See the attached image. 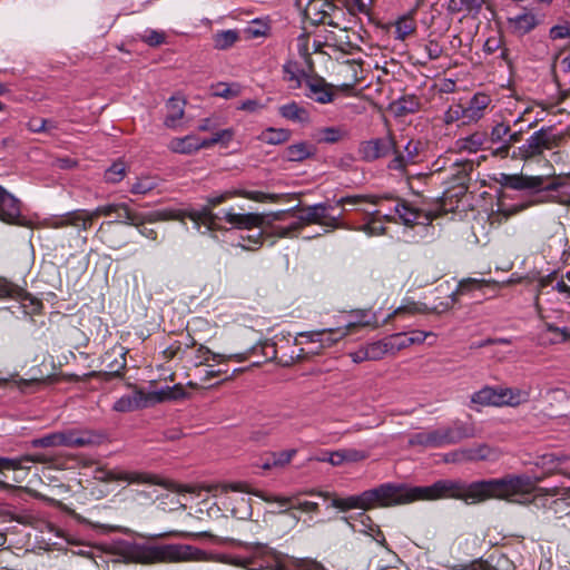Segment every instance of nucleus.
Here are the masks:
<instances>
[{"mask_svg":"<svg viewBox=\"0 0 570 570\" xmlns=\"http://www.w3.org/2000/svg\"><path fill=\"white\" fill-rule=\"evenodd\" d=\"M542 476L508 474L499 479L464 483L453 480H439L431 485L407 487L383 483L376 488L345 498V511L351 509L370 510L375 507H391L416 500L454 498L466 503H479L488 499H501L514 503L538 504L541 497H557L552 503L570 502V488H538Z\"/></svg>","mask_w":570,"mask_h":570,"instance_id":"1","label":"nucleus"},{"mask_svg":"<svg viewBox=\"0 0 570 570\" xmlns=\"http://www.w3.org/2000/svg\"><path fill=\"white\" fill-rule=\"evenodd\" d=\"M505 185L524 191V200L515 210L550 203L570 206V178L567 177L513 175L507 178Z\"/></svg>","mask_w":570,"mask_h":570,"instance_id":"2","label":"nucleus"},{"mask_svg":"<svg viewBox=\"0 0 570 570\" xmlns=\"http://www.w3.org/2000/svg\"><path fill=\"white\" fill-rule=\"evenodd\" d=\"M234 197H243L259 203H274L278 199V195L275 194H267L261 190L234 188L223 193H213L208 195L206 197L207 205H204L198 209H168L165 212V217L179 220L189 218L196 224L197 228H199L200 225H204L208 230H212L215 229L218 225V215L213 213V207H216Z\"/></svg>","mask_w":570,"mask_h":570,"instance_id":"3","label":"nucleus"},{"mask_svg":"<svg viewBox=\"0 0 570 570\" xmlns=\"http://www.w3.org/2000/svg\"><path fill=\"white\" fill-rule=\"evenodd\" d=\"M125 554L131 562L147 564L198 560L203 552L189 544L132 543L126 548Z\"/></svg>","mask_w":570,"mask_h":570,"instance_id":"4","label":"nucleus"},{"mask_svg":"<svg viewBox=\"0 0 570 570\" xmlns=\"http://www.w3.org/2000/svg\"><path fill=\"white\" fill-rule=\"evenodd\" d=\"M564 140V134L552 126L541 127L525 141L514 148L511 153V158L530 161L541 159L546 151H552L551 156L554 160L560 159V153L556 149L560 148Z\"/></svg>","mask_w":570,"mask_h":570,"instance_id":"5","label":"nucleus"},{"mask_svg":"<svg viewBox=\"0 0 570 570\" xmlns=\"http://www.w3.org/2000/svg\"><path fill=\"white\" fill-rule=\"evenodd\" d=\"M250 550L249 557H234L230 563L246 570H289L283 556L268 546L254 543ZM294 570H320V567L316 563H301Z\"/></svg>","mask_w":570,"mask_h":570,"instance_id":"6","label":"nucleus"},{"mask_svg":"<svg viewBox=\"0 0 570 570\" xmlns=\"http://www.w3.org/2000/svg\"><path fill=\"white\" fill-rule=\"evenodd\" d=\"M471 436H473L472 428L456 421L451 425L416 432L410 436L409 444L435 449L455 444Z\"/></svg>","mask_w":570,"mask_h":570,"instance_id":"7","label":"nucleus"},{"mask_svg":"<svg viewBox=\"0 0 570 570\" xmlns=\"http://www.w3.org/2000/svg\"><path fill=\"white\" fill-rule=\"evenodd\" d=\"M334 209V206L330 203H318L312 206H307L301 210V215L296 220L287 226H275L274 233L278 237H288L293 232L298 230L304 223L306 224H322L331 228H347L345 224L341 223L340 219L342 214L337 216H330L328 212Z\"/></svg>","mask_w":570,"mask_h":570,"instance_id":"8","label":"nucleus"},{"mask_svg":"<svg viewBox=\"0 0 570 570\" xmlns=\"http://www.w3.org/2000/svg\"><path fill=\"white\" fill-rule=\"evenodd\" d=\"M529 396V392L521 389L484 386L472 394L471 402L482 406H518Z\"/></svg>","mask_w":570,"mask_h":570,"instance_id":"9","label":"nucleus"},{"mask_svg":"<svg viewBox=\"0 0 570 570\" xmlns=\"http://www.w3.org/2000/svg\"><path fill=\"white\" fill-rule=\"evenodd\" d=\"M100 479L105 482L112 481H125L128 483H150V484H159L170 491L183 493L189 492L190 489L187 485L177 484L173 481H160L157 480L156 476L141 472H129L124 470H107L102 472Z\"/></svg>","mask_w":570,"mask_h":570,"instance_id":"10","label":"nucleus"},{"mask_svg":"<svg viewBox=\"0 0 570 570\" xmlns=\"http://www.w3.org/2000/svg\"><path fill=\"white\" fill-rule=\"evenodd\" d=\"M174 397L173 389L169 386L160 389L159 391L153 392L148 395L141 390H137L130 395H124L118 399L114 403L112 409L117 412H131L137 409L146 407L149 403L161 402Z\"/></svg>","mask_w":570,"mask_h":570,"instance_id":"11","label":"nucleus"},{"mask_svg":"<svg viewBox=\"0 0 570 570\" xmlns=\"http://www.w3.org/2000/svg\"><path fill=\"white\" fill-rule=\"evenodd\" d=\"M165 212L166 210H161L145 215L131 210L129 205L125 203V208H119V212L115 213L117 215L116 219L101 223L99 232H101L105 226H111L115 223L140 227L146 222L153 223L156 220L170 219V217H165Z\"/></svg>","mask_w":570,"mask_h":570,"instance_id":"12","label":"nucleus"},{"mask_svg":"<svg viewBox=\"0 0 570 570\" xmlns=\"http://www.w3.org/2000/svg\"><path fill=\"white\" fill-rule=\"evenodd\" d=\"M303 88L304 96L317 104L326 105L334 100V86L318 75H311Z\"/></svg>","mask_w":570,"mask_h":570,"instance_id":"13","label":"nucleus"},{"mask_svg":"<svg viewBox=\"0 0 570 570\" xmlns=\"http://www.w3.org/2000/svg\"><path fill=\"white\" fill-rule=\"evenodd\" d=\"M57 435L59 446L83 448L100 442V435L90 430L69 429L57 432Z\"/></svg>","mask_w":570,"mask_h":570,"instance_id":"14","label":"nucleus"},{"mask_svg":"<svg viewBox=\"0 0 570 570\" xmlns=\"http://www.w3.org/2000/svg\"><path fill=\"white\" fill-rule=\"evenodd\" d=\"M82 209H75L67 212L61 215H52L43 218L40 225L45 228L60 229L66 227H72L78 232L86 230V218L83 217Z\"/></svg>","mask_w":570,"mask_h":570,"instance_id":"15","label":"nucleus"},{"mask_svg":"<svg viewBox=\"0 0 570 570\" xmlns=\"http://www.w3.org/2000/svg\"><path fill=\"white\" fill-rule=\"evenodd\" d=\"M395 149V142L392 137L371 139L360 145L358 153L363 160L374 161L387 156Z\"/></svg>","mask_w":570,"mask_h":570,"instance_id":"16","label":"nucleus"},{"mask_svg":"<svg viewBox=\"0 0 570 570\" xmlns=\"http://www.w3.org/2000/svg\"><path fill=\"white\" fill-rule=\"evenodd\" d=\"M0 219L7 224L23 225L20 202L0 186Z\"/></svg>","mask_w":570,"mask_h":570,"instance_id":"17","label":"nucleus"},{"mask_svg":"<svg viewBox=\"0 0 570 570\" xmlns=\"http://www.w3.org/2000/svg\"><path fill=\"white\" fill-rule=\"evenodd\" d=\"M299 336L306 338V342L320 343L321 347H331L347 336V331L346 328L337 326L334 328L302 332L299 333Z\"/></svg>","mask_w":570,"mask_h":570,"instance_id":"18","label":"nucleus"},{"mask_svg":"<svg viewBox=\"0 0 570 570\" xmlns=\"http://www.w3.org/2000/svg\"><path fill=\"white\" fill-rule=\"evenodd\" d=\"M335 6L326 0H313L306 8V17L313 24H327L337 27L332 19Z\"/></svg>","mask_w":570,"mask_h":570,"instance_id":"19","label":"nucleus"},{"mask_svg":"<svg viewBox=\"0 0 570 570\" xmlns=\"http://www.w3.org/2000/svg\"><path fill=\"white\" fill-rule=\"evenodd\" d=\"M394 214L397 215L402 224L406 226L425 225L431 220V217L426 213L411 206L405 200H396Z\"/></svg>","mask_w":570,"mask_h":570,"instance_id":"20","label":"nucleus"},{"mask_svg":"<svg viewBox=\"0 0 570 570\" xmlns=\"http://www.w3.org/2000/svg\"><path fill=\"white\" fill-rule=\"evenodd\" d=\"M421 147L422 144L420 141L409 140L404 147L405 155L394 149L393 151H395V156L389 163V169L404 173L409 165L416 163Z\"/></svg>","mask_w":570,"mask_h":570,"instance_id":"21","label":"nucleus"},{"mask_svg":"<svg viewBox=\"0 0 570 570\" xmlns=\"http://www.w3.org/2000/svg\"><path fill=\"white\" fill-rule=\"evenodd\" d=\"M491 97L484 92H476L469 100L466 106H463L465 115V124L479 121L485 114L487 108L491 104Z\"/></svg>","mask_w":570,"mask_h":570,"instance_id":"22","label":"nucleus"},{"mask_svg":"<svg viewBox=\"0 0 570 570\" xmlns=\"http://www.w3.org/2000/svg\"><path fill=\"white\" fill-rule=\"evenodd\" d=\"M468 186L464 183V176H459L456 183L446 188L441 196V207L445 212H452L458 207V203L465 196Z\"/></svg>","mask_w":570,"mask_h":570,"instance_id":"23","label":"nucleus"},{"mask_svg":"<svg viewBox=\"0 0 570 570\" xmlns=\"http://www.w3.org/2000/svg\"><path fill=\"white\" fill-rule=\"evenodd\" d=\"M225 220L235 228L239 229H254L258 228L263 224V217L258 214L246 213L238 214L234 213L233 209H228L224 214Z\"/></svg>","mask_w":570,"mask_h":570,"instance_id":"24","label":"nucleus"},{"mask_svg":"<svg viewBox=\"0 0 570 570\" xmlns=\"http://www.w3.org/2000/svg\"><path fill=\"white\" fill-rule=\"evenodd\" d=\"M296 453V449L269 452L261 459L258 466L263 470L284 469L291 463Z\"/></svg>","mask_w":570,"mask_h":570,"instance_id":"25","label":"nucleus"},{"mask_svg":"<svg viewBox=\"0 0 570 570\" xmlns=\"http://www.w3.org/2000/svg\"><path fill=\"white\" fill-rule=\"evenodd\" d=\"M539 340L541 344H561L570 340V327L563 326L558 327L552 323H544L540 334Z\"/></svg>","mask_w":570,"mask_h":570,"instance_id":"26","label":"nucleus"},{"mask_svg":"<svg viewBox=\"0 0 570 570\" xmlns=\"http://www.w3.org/2000/svg\"><path fill=\"white\" fill-rule=\"evenodd\" d=\"M508 23L512 33L524 36L525 33L533 30L538 26L539 21L533 12L524 11L514 17H510L508 19Z\"/></svg>","mask_w":570,"mask_h":570,"instance_id":"27","label":"nucleus"},{"mask_svg":"<svg viewBox=\"0 0 570 570\" xmlns=\"http://www.w3.org/2000/svg\"><path fill=\"white\" fill-rule=\"evenodd\" d=\"M278 114L286 120L296 124H307L311 120L309 111L296 101L279 106Z\"/></svg>","mask_w":570,"mask_h":570,"instance_id":"28","label":"nucleus"},{"mask_svg":"<svg viewBox=\"0 0 570 570\" xmlns=\"http://www.w3.org/2000/svg\"><path fill=\"white\" fill-rule=\"evenodd\" d=\"M283 79L287 82H289L291 89H298L303 88L306 79L311 76V73H307L303 69L299 68L297 62L295 61H287L283 65Z\"/></svg>","mask_w":570,"mask_h":570,"instance_id":"29","label":"nucleus"},{"mask_svg":"<svg viewBox=\"0 0 570 570\" xmlns=\"http://www.w3.org/2000/svg\"><path fill=\"white\" fill-rule=\"evenodd\" d=\"M169 149L178 154H193L204 148L203 140L196 135L173 138L168 145Z\"/></svg>","mask_w":570,"mask_h":570,"instance_id":"30","label":"nucleus"},{"mask_svg":"<svg viewBox=\"0 0 570 570\" xmlns=\"http://www.w3.org/2000/svg\"><path fill=\"white\" fill-rule=\"evenodd\" d=\"M375 323V315L365 309H357L346 315L345 323L341 327L346 328L347 335L358 327H365Z\"/></svg>","mask_w":570,"mask_h":570,"instance_id":"31","label":"nucleus"},{"mask_svg":"<svg viewBox=\"0 0 570 570\" xmlns=\"http://www.w3.org/2000/svg\"><path fill=\"white\" fill-rule=\"evenodd\" d=\"M492 284H495V282L478 278H463L459 282L456 289L451 294V303H455L458 295H469L474 292H482L484 287Z\"/></svg>","mask_w":570,"mask_h":570,"instance_id":"32","label":"nucleus"},{"mask_svg":"<svg viewBox=\"0 0 570 570\" xmlns=\"http://www.w3.org/2000/svg\"><path fill=\"white\" fill-rule=\"evenodd\" d=\"M185 100L171 97L167 104V114L165 117V126L168 128H176L184 116Z\"/></svg>","mask_w":570,"mask_h":570,"instance_id":"33","label":"nucleus"},{"mask_svg":"<svg viewBox=\"0 0 570 570\" xmlns=\"http://www.w3.org/2000/svg\"><path fill=\"white\" fill-rule=\"evenodd\" d=\"M119 208H125V203H110L96 207L92 210L82 209L85 214L82 218H86V230H88L92 222L100 216H110L116 212H119Z\"/></svg>","mask_w":570,"mask_h":570,"instance_id":"34","label":"nucleus"},{"mask_svg":"<svg viewBox=\"0 0 570 570\" xmlns=\"http://www.w3.org/2000/svg\"><path fill=\"white\" fill-rule=\"evenodd\" d=\"M230 358H235L239 362L244 361L245 357L243 354H234V355H225L210 351L207 346L199 345L196 350V360L198 364H207L209 361H214L217 363L226 362Z\"/></svg>","mask_w":570,"mask_h":570,"instance_id":"35","label":"nucleus"},{"mask_svg":"<svg viewBox=\"0 0 570 570\" xmlns=\"http://www.w3.org/2000/svg\"><path fill=\"white\" fill-rule=\"evenodd\" d=\"M454 455H460L458 461H481L490 455V449L487 445H478L454 451Z\"/></svg>","mask_w":570,"mask_h":570,"instance_id":"36","label":"nucleus"},{"mask_svg":"<svg viewBox=\"0 0 570 570\" xmlns=\"http://www.w3.org/2000/svg\"><path fill=\"white\" fill-rule=\"evenodd\" d=\"M346 520L354 531L367 534H371L373 531H377L380 533L377 527L373 523L372 519L364 512H360L356 515H351Z\"/></svg>","mask_w":570,"mask_h":570,"instance_id":"37","label":"nucleus"},{"mask_svg":"<svg viewBox=\"0 0 570 570\" xmlns=\"http://www.w3.org/2000/svg\"><path fill=\"white\" fill-rule=\"evenodd\" d=\"M314 154V147L307 142L291 145L286 149V158L289 161H302Z\"/></svg>","mask_w":570,"mask_h":570,"instance_id":"38","label":"nucleus"},{"mask_svg":"<svg viewBox=\"0 0 570 570\" xmlns=\"http://www.w3.org/2000/svg\"><path fill=\"white\" fill-rule=\"evenodd\" d=\"M385 199L384 197L379 196H370V195H353L341 197L333 205L334 207H344L345 205L356 206L363 203H371L373 205L380 206L381 202Z\"/></svg>","mask_w":570,"mask_h":570,"instance_id":"39","label":"nucleus"},{"mask_svg":"<svg viewBox=\"0 0 570 570\" xmlns=\"http://www.w3.org/2000/svg\"><path fill=\"white\" fill-rule=\"evenodd\" d=\"M126 174V164L122 160H117L105 170L104 179L108 184H117L125 178Z\"/></svg>","mask_w":570,"mask_h":570,"instance_id":"40","label":"nucleus"},{"mask_svg":"<svg viewBox=\"0 0 570 570\" xmlns=\"http://www.w3.org/2000/svg\"><path fill=\"white\" fill-rule=\"evenodd\" d=\"M281 422V419H276L262 424L250 432L249 439L255 442H264L269 435L275 433Z\"/></svg>","mask_w":570,"mask_h":570,"instance_id":"41","label":"nucleus"},{"mask_svg":"<svg viewBox=\"0 0 570 570\" xmlns=\"http://www.w3.org/2000/svg\"><path fill=\"white\" fill-rule=\"evenodd\" d=\"M276 502H278L282 507H288L289 509H298L303 512H316L318 510V504L312 501H301L298 499L292 498H276Z\"/></svg>","mask_w":570,"mask_h":570,"instance_id":"42","label":"nucleus"},{"mask_svg":"<svg viewBox=\"0 0 570 570\" xmlns=\"http://www.w3.org/2000/svg\"><path fill=\"white\" fill-rule=\"evenodd\" d=\"M242 87L239 83L218 82L213 86V96L225 99H232L240 95Z\"/></svg>","mask_w":570,"mask_h":570,"instance_id":"43","label":"nucleus"},{"mask_svg":"<svg viewBox=\"0 0 570 570\" xmlns=\"http://www.w3.org/2000/svg\"><path fill=\"white\" fill-rule=\"evenodd\" d=\"M213 40L216 49L225 50L238 40V33L235 30L220 31L214 35Z\"/></svg>","mask_w":570,"mask_h":570,"instance_id":"44","label":"nucleus"},{"mask_svg":"<svg viewBox=\"0 0 570 570\" xmlns=\"http://www.w3.org/2000/svg\"><path fill=\"white\" fill-rule=\"evenodd\" d=\"M348 132L343 127H325L320 130V139L326 144H335L347 137Z\"/></svg>","mask_w":570,"mask_h":570,"instance_id":"45","label":"nucleus"},{"mask_svg":"<svg viewBox=\"0 0 570 570\" xmlns=\"http://www.w3.org/2000/svg\"><path fill=\"white\" fill-rule=\"evenodd\" d=\"M366 353L368 354V358L372 361H377L384 357V355L390 353L389 344L386 337L368 343L365 346Z\"/></svg>","mask_w":570,"mask_h":570,"instance_id":"46","label":"nucleus"},{"mask_svg":"<svg viewBox=\"0 0 570 570\" xmlns=\"http://www.w3.org/2000/svg\"><path fill=\"white\" fill-rule=\"evenodd\" d=\"M234 137V130L226 128L216 130L210 138L202 139L204 148H209L216 144L227 145Z\"/></svg>","mask_w":570,"mask_h":570,"instance_id":"47","label":"nucleus"},{"mask_svg":"<svg viewBox=\"0 0 570 570\" xmlns=\"http://www.w3.org/2000/svg\"><path fill=\"white\" fill-rule=\"evenodd\" d=\"M289 138V131L287 129H275L268 128L263 132V139L271 145H278L285 142Z\"/></svg>","mask_w":570,"mask_h":570,"instance_id":"48","label":"nucleus"},{"mask_svg":"<svg viewBox=\"0 0 570 570\" xmlns=\"http://www.w3.org/2000/svg\"><path fill=\"white\" fill-rule=\"evenodd\" d=\"M158 183L153 177H141L132 184L130 193L136 195H145L157 187Z\"/></svg>","mask_w":570,"mask_h":570,"instance_id":"49","label":"nucleus"},{"mask_svg":"<svg viewBox=\"0 0 570 570\" xmlns=\"http://www.w3.org/2000/svg\"><path fill=\"white\" fill-rule=\"evenodd\" d=\"M429 312H430V308L425 304L416 303V302H407L405 304H402L400 307H397L393 312V314L389 316V318L392 317V316H395V315L404 314V313H407V314H425V313H429Z\"/></svg>","mask_w":570,"mask_h":570,"instance_id":"50","label":"nucleus"},{"mask_svg":"<svg viewBox=\"0 0 570 570\" xmlns=\"http://www.w3.org/2000/svg\"><path fill=\"white\" fill-rule=\"evenodd\" d=\"M208 493H212L214 497H219L228 493L229 491L242 492L243 484L242 483H218L212 484L205 488Z\"/></svg>","mask_w":570,"mask_h":570,"instance_id":"51","label":"nucleus"},{"mask_svg":"<svg viewBox=\"0 0 570 570\" xmlns=\"http://www.w3.org/2000/svg\"><path fill=\"white\" fill-rule=\"evenodd\" d=\"M18 466L11 468V470H20L26 466L28 463H48L50 462L49 458L46 454L39 453V454H26L19 458H11Z\"/></svg>","mask_w":570,"mask_h":570,"instance_id":"52","label":"nucleus"},{"mask_svg":"<svg viewBox=\"0 0 570 570\" xmlns=\"http://www.w3.org/2000/svg\"><path fill=\"white\" fill-rule=\"evenodd\" d=\"M415 30V24L413 20L407 18H402L397 20L395 23V39L404 40L407 36H410Z\"/></svg>","mask_w":570,"mask_h":570,"instance_id":"53","label":"nucleus"},{"mask_svg":"<svg viewBox=\"0 0 570 570\" xmlns=\"http://www.w3.org/2000/svg\"><path fill=\"white\" fill-rule=\"evenodd\" d=\"M465 120L463 105L451 106L443 115V121L446 125H451L455 121H461L462 125H466Z\"/></svg>","mask_w":570,"mask_h":570,"instance_id":"54","label":"nucleus"},{"mask_svg":"<svg viewBox=\"0 0 570 570\" xmlns=\"http://www.w3.org/2000/svg\"><path fill=\"white\" fill-rule=\"evenodd\" d=\"M390 353L394 354L410 346L406 333H396L386 337Z\"/></svg>","mask_w":570,"mask_h":570,"instance_id":"55","label":"nucleus"},{"mask_svg":"<svg viewBox=\"0 0 570 570\" xmlns=\"http://www.w3.org/2000/svg\"><path fill=\"white\" fill-rule=\"evenodd\" d=\"M509 132H510L509 125H507L504 122L497 124L492 128L491 134H490L491 141L494 144L502 142V145H503L507 141Z\"/></svg>","mask_w":570,"mask_h":570,"instance_id":"56","label":"nucleus"},{"mask_svg":"<svg viewBox=\"0 0 570 570\" xmlns=\"http://www.w3.org/2000/svg\"><path fill=\"white\" fill-rule=\"evenodd\" d=\"M126 354H127V351L121 347V352L119 354V360L116 358L114 362L108 364L107 367L109 370V373L112 374L114 376L122 375V373L126 368V365H127Z\"/></svg>","mask_w":570,"mask_h":570,"instance_id":"57","label":"nucleus"},{"mask_svg":"<svg viewBox=\"0 0 570 570\" xmlns=\"http://www.w3.org/2000/svg\"><path fill=\"white\" fill-rule=\"evenodd\" d=\"M423 50L429 60H436L443 53V47L434 39H430L423 45Z\"/></svg>","mask_w":570,"mask_h":570,"instance_id":"58","label":"nucleus"},{"mask_svg":"<svg viewBox=\"0 0 570 570\" xmlns=\"http://www.w3.org/2000/svg\"><path fill=\"white\" fill-rule=\"evenodd\" d=\"M32 448H51L58 445L57 432L43 435L42 438L33 439L30 442Z\"/></svg>","mask_w":570,"mask_h":570,"instance_id":"59","label":"nucleus"},{"mask_svg":"<svg viewBox=\"0 0 570 570\" xmlns=\"http://www.w3.org/2000/svg\"><path fill=\"white\" fill-rule=\"evenodd\" d=\"M358 229L364 232L367 236H377L384 234L385 232V227L375 218L370 219Z\"/></svg>","mask_w":570,"mask_h":570,"instance_id":"60","label":"nucleus"},{"mask_svg":"<svg viewBox=\"0 0 570 570\" xmlns=\"http://www.w3.org/2000/svg\"><path fill=\"white\" fill-rule=\"evenodd\" d=\"M142 40L147 45L156 47V46L164 43L165 35L161 31L148 29L145 31V35L142 36Z\"/></svg>","mask_w":570,"mask_h":570,"instance_id":"61","label":"nucleus"},{"mask_svg":"<svg viewBox=\"0 0 570 570\" xmlns=\"http://www.w3.org/2000/svg\"><path fill=\"white\" fill-rule=\"evenodd\" d=\"M549 36L552 40L567 39L570 37V26L568 23H561L553 26Z\"/></svg>","mask_w":570,"mask_h":570,"instance_id":"62","label":"nucleus"},{"mask_svg":"<svg viewBox=\"0 0 570 570\" xmlns=\"http://www.w3.org/2000/svg\"><path fill=\"white\" fill-rule=\"evenodd\" d=\"M344 462H357L366 459L367 454L364 451L355 449L342 450Z\"/></svg>","mask_w":570,"mask_h":570,"instance_id":"63","label":"nucleus"},{"mask_svg":"<svg viewBox=\"0 0 570 570\" xmlns=\"http://www.w3.org/2000/svg\"><path fill=\"white\" fill-rule=\"evenodd\" d=\"M47 124V119L40 117H32L27 122V128L29 131L35 134L46 132L45 125Z\"/></svg>","mask_w":570,"mask_h":570,"instance_id":"64","label":"nucleus"}]
</instances>
